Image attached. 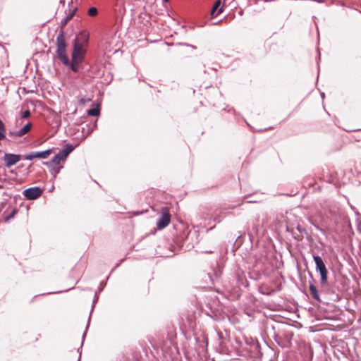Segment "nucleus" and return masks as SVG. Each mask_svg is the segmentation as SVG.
<instances>
[{
    "instance_id": "nucleus-41",
    "label": "nucleus",
    "mask_w": 361,
    "mask_h": 361,
    "mask_svg": "<svg viewBox=\"0 0 361 361\" xmlns=\"http://www.w3.org/2000/svg\"><path fill=\"white\" fill-rule=\"evenodd\" d=\"M80 355L79 356L78 361H80Z\"/></svg>"
},
{
    "instance_id": "nucleus-5",
    "label": "nucleus",
    "mask_w": 361,
    "mask_h": 361,
    "mask_svg": "<svg viewBox=\"0 0 361 361\" xmlns=\"http://www.w3.org/2000/svg\"><path fill=\"white\" fill-rule=\"evenodd\" d=\"M74 149L75 147L72 144H66L64 148L52 158L51 160V163L59 164L60 161L65 160Z\"/></svg>"
},
{
    "instance_id": "nucleus-16",
    "label": "nucleus",
    "mask_w": 361,
    "mask_h": 361,
    "mask_svg": "<svg viewBox=\"0 0 361 361\" xmlns=\"http://www.w3.org/2000/svg\"><path fill=\"white\" fill-rule=\"evenodd\" d=\"M54 148H50L44 151L35 152V158L45 159L51 154Z\"/></svg>"
},
{
    "instance_id": "nucleus-1",
    "label": "nucleus",
    "mask_w": 361,
    "mask_h": 361,
    "mask_svg": "<svg viewBox=\"0 0 361 361\" xmlns=\"http://www.w3.org/2000/svg\"><path fill=\"white\" fill-rule=\"evenodd\" d=\"M66 42L64 35V31L61 30L56 37V55L58 59L61 63L70 68V69L74 73H78L82 63L85 59L80 57L71 56L70 61L66 54Z\"/></svg>"
},
{
    "instance_id": "nucleus-32",
    "label": "nucleus",
    "mask_w": 361,
    "mask_h": 361,
    "mask_svg": "<svg viewBox=\"0 0 361 361\" xmlns=\"http://www.w3.org/2000/svg\"><path fill=\"white\" fill-rule=\"evenodd\" d=\"M286 231H287L288 232H291L292 233H293V229H290L289 226H287V227H286ZM293 235H294V234H293ZM293 237H294V238L299 239V237H298V236L293 235Z\"/></svg>"
},
{
    "instance_id": "nucleus-4",
    "label": "nucleus",
    "mask_w": 361,
    "mask_h": 361,
    "mask_svg": "<svg viewBox=\"0 0 361 361\" xmlns=\"http://www.w3.org/2000/svg\"><path fill=\"white\" fill-rule=\"evenodd\" d=\"M278 329L279 331V335L281 338L279 346L282 348H290L291 346V341L293 336V333L291 331L290 327L287 325H284L281 328Z\"/></svg>"
},
{
    "instance_id": "nucleus-25",
    "label": "nucleus",
    "mask_w": 361,
    "mask_h": 361,
    "mask_svg": "<svg viewBox=\"0 0 361 361\" xmlns=\"http://www.w3.org/2000/svg\"><path fill=\"white\" fill-rule=\"evenodd\" d=\"M34 159H35V152L34 151L27 153L25 156V159L28 161H32Z\"/></svg>"
},
{
    "instance_id": "nucleus-22",
    "label": "nucleus",
    "mask_w": 361,
    "mask_h": 361,
    "mask_svg": "<svg viewBox=\"0 0 361 361\" xmlns=\"http://www.w3.org/2000/svg\"><path fill=\"white\" fill-rule=\"evenodd\" d=\"M221 276V271H214V277L210 275V274H208V276L210 279L211 281L214 283L215 280H217Z\"/></svg>"
},
{
    "instance_id": "nucleus-13",
    "label": "nucleus",
    "mask_w": 361,
    "mask_h": 361,
    "mask_svg": "<svg viewBox=\"0 0 361 361\" xmlns=\"http://www.w3.org/2000/svg\"><path fill=\"white\" fill-rule=\"evenodd\" d=\"M43 165L47 166L49 168V172L54 178H56V175L60 172V170L63 168L62 166H55V165H57L56 163H51V161H43Z\"/></svg>"
},
{
    "instance_id": "nucleus-40",
    "label": "nucleus",
    "mask_w": 361,
    "mask_h": 361,
    "mask_svg": "<svg viewBox=\"0 0 361 361\" xmlns=\"http://www.w3.org/2000/svg\"><path fill=\"white\" fill-rule=\"evenodd\" d=\"M357 229H358L360 231H361V228H360V226H358V227H357Z\"/></svg>"
},
{
    "instance_id": "nucleus-12",
    "label": "nucleus",
    "mask_w": 361,
    "mask_h": 361,
    "mask_svg": "<svg viewBox=\"0 0 361 361\" xmlns=\"http://www.w3.org/2000/svg\"><path fill=\"white\" fill-rule=\"evenodd\" d=\"M32 124L28 122L21 129L17 131H11L10 135L16 137H22L27 134L32 128Z\"/></svg>"
},
{
    "instance_id": "nucleus-15",
    "label": "nucleus",
    "mask_w": 361,
    "mask_h": 361,
    "mask_svg": "<svg viewBox=\"0 0 361 361\" xmlns=\"http://www.w3.org/2000/svg\"><path fill=\"white\" fill-rule=\"evenodd\" d=\"M69 14L66 15L60 22L61 30L63 31V27L67 25V23L71 20V18L74 16L75 12L77 11V8H74L72 11H69Z\"/></svg>"
},
{
    "instance_id": "nucleus-20",
    "label": "nucleus",
    "mask_w": 361,
    "mask_h": 361,
    "mask_svg": "<svg viewBox=\"0 0 361 361\" xmlns=\"http://www.w3.org/2000/svg\"><path fill=\"white\" fill-rule=\"evenodd\" d=\"M272 330L274 331L272 337L276 341V343L279 345L280 341H281V336L279 335V331L278 330L277 331H276L274 326L272 327Z\"/></svg>"
},
{
    "instance_id": "nucleus-29",
    "label": "nucleus",
    "mask_w": 361,
    "mask_h": 361,
    "mask_svg": "<svg viewBox=\"0 0 361 361\" xmlns=\"http://www.w3.org/2000/svg\"><path fill=\"white\" fill-rule=\"evenodd\" d=\"M296 229H297V230L298 231V232L301 234V236H300L301 238H302V233H305V234H307V231H306V229H305V228H302V227L300 225H299V224L296 226Z\"/></svg>"
},
{
    "instance_id": "nucleus-18",
    "label": "nucleus",
    "mask_w": 361,
    "mask_h": 361,
    "mask_svg": "<svg viewBox=\"0 0 361 361\" xmlns=\"http://www.w3.org/2000/svg\"><path fill=\"white\" fill-rule=\"evenodd\" d=\"M87 114L90 116H98L100 114V107L99 104H97L95 106L88 109L87 111Z\"/></svg>"
},
{
    "instance_id": "nucleus-10",
    "label": "nucleus",
    "mask_w": 361,
    "mask_h": 361,
    "mask_svg": "<svg viewBox=\"0 0 361 361\" xmlns=\"http://www.w3.org/2000/svg\"><path fill=\"white\" fill-rule=\"evenodd\" d=\"M87 53V49L85 47L81 46L78 40L73 41V51L71 56L84 58Z\"/></svg>"
},
{
    "instance_id": "nucleus-11",
    "label": "nucleus",
    "mask_w": 361,
    "mask_h": 361,
    "mask_svg": "<svg viewBox=\"0 0 361 361\" xmlns=\"http://www.w3.org/2000/svg\"><path fill=\"white\" fill-rule=\"evenodd\" d=\"M90 39V35L87 30L81 31L78 36L73 40H78V43L83 47L88 45Z\"/></svg>"
},
{
    "instance_id": "nucleus-8",
    "label": "nucleus",
    "mask_w": 361,
    "mask_h": 361,
    "mask_svg": "<svg viewBox=\"0 0 361 361\" xmlns=\"http://www.w3.org/2000/svg\"><path fill=\"white\" fill-rule=\"evenodd\" d=\"M106 285V282L105 281H102L100 282V283H99V287H98V290L94 293V299H93V301H92V310H91L90 316L88 317V321H87V324L86 325L85 331L82 334V344L83 343L84 339H85V336L87 334V329H88V328L90 326V317H91L92 312V310H93V309L94 307V305H95L96 302H97V300L99 299L98 294L100 293L103 290V289L104 288Z\"/></svg>"
},
{
    "instance_id": "nucleus-9",
    "label": "nucleus",
    "mask_w": 361,
    "mask_h": 361,
    "mask_svg": "<svg viewBox=\"0 0 361 361\" xmlns=\"http://www.w3.org/2000/svg\"><path fill=\"white\" fill-rule=\"evenodd\" d=\"M21 159V155L13 153H5L3 160L6 168H11Z\"/></svg>"
},
{
    "instance_id": "nucleus-23",
    "label": "nucleus",
    "mask_w": 361,
    "mask_h": 361,
    "mask_svg": "<svg viewBox=\"0 0 361 361\" xmlns=\"http://www.w3.org/2000/svg\"><path fill=\"white\" fill-rule=\"evenodd\" d=\"M17 212H18L17 209H13L8 215H6L4 217V221H8L10 219H11L15 216V214L17 213Z\"/></svg>"
},
{
    "instance_id": "nucleus-28",
    "label": "nucleus",
    "mask_w": 361,
    "mask_h": 361,
    "mask_svg": "<svg viewBox=\"0 0 361 361\" xmlns=\"http://www.w3.org/2000/svg\"><path fill=\"white\" fill-rule=\"evenodd\" d=\"M91 101L89 98H80L78 101V103L80 105H85L87 103L90 102Z\"/></svg>"
},
{
    "instance_id": "nucleus-7",
    "label": "nucleus",
    "mask_w": 361,
    "mask_h": 361,
    "mask_svg": "<svg viewBox=\"0 0 361 361\" xmlns=\"http://www.w3.org/2000/svg\"><path fill=\"white\" fill-rule=\"evenodd\" d=\"M171 214L167 207L162 208L161 214L157 222V227L159 230L166 228L170 223Z\"/></svg>"
},
{
    "instance_id": "nucleus-19",
    "label": "nucleus",
    "mask_w": 361,
    "mask_h": 361,
    "mask_svg": "<svg viewBox=\"0 0 361 361\" xmlns=\"http://www.w3.org/2000/svg\"><path fill=\"white\" fill-rule=\"evenodd\" d=\"M215 332L218 336V340H219V344L220 346H222L223 344H224V340H225V338L224 336V334L223 332L219 330V329H215Z\"/></svg>"
},
{
    "instance_id": "nucleus-42",
    "label": "nucleus",
    "mask_w": 361,
    "mask_h": 361,
    "mask_svg": "<svg viewBox=\"0 0 361 361\" xmlns=\"http://www.w3.org/2000/svg\"><path fill=\"white\" fill-rule=\"evenodd\" d=\"M2 187H3L2 185H0V188H2Z\"/></svg>"
},
{
    "instance_id": "nucleus-39",
    "label": "nucleus",
    "mask_w": 361,
    "mask_h": 361,
    "mask_svg": "<svg viewBox=\"0 0 361 361\" xmlns=\"http://www.w3.org/2000/svg\"><path fill=\"white\" fill-rule=\"evenodd\" d=\"M23 166H24V165L23 164L19 166V167H20V168H22Z\"/></svg>"
},
{
    "instance_id": "nucleus-2",
    "label": "nucleus",
    "mask_w": 361,
    "mask_h": 361,
    "mask_svg": "<svg viewBox=\"0 0 361 361\" xmlns=\"http://www.w3.org/2000/svg\"><path fill=\"white\" fill-rule=\"evenodd\" d=\"M235 342L234 348L236 352L244 357L252 356L259 347L257 342L252 338H236Z\"/></svg>"
},
{
    "instance_id": "nucleus-24",
    "label": "nucleus",
    "mask_w": 361,
    "mask_h": 361,
    "mask_svg": "<svg viewBox=\"0 0 361 361\" xmlns=\"http://www.w3.org/2000/svg\"><path fill=\"white\" fill-rule=\"evenodd\" d=\"M87 13L90 16H95L98 13L97 8L96 7L92 6L88 9Z\"/></svg>"
},
{
    "instance_id": "nucleus-27",
    "label": "nucleus",
    "mask_w": 361,
    "mask_h": 361,
    "mask_svg": "<svg viewBox=\"0 0 361 361\" xmlns=\"http://www.w3.org/2000/svg\"><path fill=\"white\" fill-rule=\"evenodd\" d=\"M308 276H309V281H308L309 286H310V284L314 285L315 280L313 277L312 272L308 271Z\"/></svg>"
},
{
    "instance_id": "nucleus-6",
    "label": "nucleus",
    "mask_w": 361,
    "mask_h": 361,
    "mask_svg": "<svg viewBox=\"0 0 361 361\" xmlns=\"http://www.w3.org/2000/svg\"><path fill=\"white\" fill-rule=\"evenodd\" d=\"M43 193V189L39 186L28 188L23 190V195L27 200H34L39 197Z\"/></svg>"
},
{
    "instance_id": "nucleus-3",
    "label": "nucleus",
    "mask_w": 361,
    "mask_h": 361,
    "mask_svg": "<svg viewBox=\"0 0 361 361\" xmlns=\"http://www.w3.org/2000/svg\"><path fill=\"white\" fill-rule=\"evenodd\" d=\"M313 259L315 263V269L320 275V283L323 288L322 291L329 293V290L326 289V286L328 282V270L322 258L317 255H313Z\"/></svg>"
},
{
    "instance_id": "nucleus-36",
    "label": "nucleus",
    "mask_w": 361,
    "mask_h": 361,
    "mask_svg": "<svg viewBox=\"0 0 361 361\" xmlns=\"http://www.w3.org/2000/svg\"><path fill=\"white\" fill-rule=\"evenodd\" d=\"M62 290H59V291H56V292H50V293H48V294H52V293H61Z\"/></svg>"
},
{
    "instance_id": "nucleus-33",
    "label": "nucleus",
    "mask_w": 361,
    "mask_h": 361,
    "mask_svg": "<svg viewBox=\"0 0 361 361\" xmlns=\"http://www.w3.org/2000/svg\"><path fill=\"white\" fill-rule=\"evenodd\" d=\"M145 213L144 211H136V212H134L133 214L135 215V216H137V215H140V214H142Z\"/></svg>"
},
{
    "instance_id": "nucleus-35",
    "label": "nucleus",
    "mask_w": 361,
    "mask_h": 361,
    "mask_svg": "<svg viewBox=\"0 0 361 361\" xmlns=\"http://www.w3.org/2000/svg\"><path fill=\"white\" fill-rule=\"evenodd\" d=\"M314 226H315V228H316L317 230H319V231H322V233H324V231L323 229L320 228H319V226H316V225H314Z\"/></svg>"
},
{
    "instance_id": "nucleus-37",
    "label": "nucleus",
    "mask_w": 361,
    "mask_h": 361,
    "mask_svg": "<svg viewBox=\"0 0 361 361\" xmlns=\"http://www.w3.org/2000/svg\"><path fill=\"white\" fill-rule=\"evenodd\" d=\"M321 97H322V99H324V92H322V93H321Z\"/></svg>"
},
{
    "instance_id": "nucleus-26",
    "label": "nucleus",
    "mask_w": 361,
    "mask_h": 361,
    "mask_svg": "<svg viewBox=\"0 0 361 361\" xmlns=\"http://www.w3.org/2000/svg\"><path fill=\"white\" fill-rule=\"evenodd\" d=\"M188 323L189 328H194L195 326V322L192 315H190L188 317Z\"/></svg>"
},
{
    "instance_id": "nucleus-14",
    "label": "nucleus",
    "mask_w": 361,
    "mask_h": 361,
    "mask_svg": "<svg viewBox=\"0 0 361 361\" xmlns=\"http://www.w3.org/2000/svg\"><path fill=\"white\" fill-rule=\"evenodd\" d=\"M220 0H217L215 1L210 11V16L212 18L217 16L219 14L223 12V6L220 7Z\"/></svg>"
},
{
    "instance_id": "nucleus-31",
    "label": "nucleus",
    "mask_w": 361,
    "mask_h": 361,
    "mask_svg": "<svg viewBox=\"0 0 361 361\" xmlns=\"http://www.w3.org/2000/svg\"><path fill=\"white\" fill-rule=\"evenodd\" d=\"M96 126H97V122L96 121L92 124V127H90V126H87V127L88 128L87 133L90 134L93 131L94 128H96Z\"/></svg>"
},
{
    "instance_id": "nucleus-17",
    "label": "nucleus",
    "mask_w": 361,
    "mask_h": 361,
    "mask_svg": "<svg viewBox=\"0 0 361 361\" xmlns=\"http://www.w3.org/2000/svg\"><path fill=\"white\" fill-rule=\"evenodd\" d=\"M310 291L312 297L319 303L322 302V300L317 287L314 285L310 286Z\"/></svg>"
},
{
    "instance_id": "nucleus-30",
    "label": "nucleus",
    "mask_w": 361,
    "mask_h": 361,
    "mask_svg": "<svg viewBox=\"0 0 361 361\" xmlns=\"http://www.w3.org/2000/svg\"><path fill=\"white\" fill-rule=\"evenodd\" d=\"M30 114H31V113H30V110H28V109L25 110L23 112H22L21 118H27L30 116Z\"/></svg>"
},
{
    "instance_id": "nucleus-38",
    "label": "nucleus",
    "mask_w": 361,
    "mask_h": 361,
    "mask_svg": "<svg viewBox=\"0 0 361 361\" xmlns=\"http://www.w3.org/2000/svg\"><path fill=\"white\" fill-rule=\"evenodd\" d=\"M169 0H162L164 3H167Z\"/></svg>"
},
{
    "instance_id": "nucleus-34",
    "label": "nucleus",
    "mask_w": 361,
    "mask_h": 361,
    "mask_svg": "<svg viewBox=\"0 0 361 361\" xmlns=\"http://www.w3.org/2000/svg\"><path fill=\"white\" fill-rule=\"evenodd\" d=\"M221 21H222V20H219V21H216V22L212 23L209 25H216L219 24Z\"/></svg>"
},
{
    "instance_id": "nucleus-21",
    "label": "nucleus",
    "mask_w": 361,
    "mask_h": 361,
    "mask_svg": "<svg viewBox=\"0 0 361 361\" xmlns=\"http://www.w3.org/2000/svg\"><path fill=\"white\" fill-rule=\"evenodd\" d=\"M223 214V211H216L214 215L213 216V221L216 223H220L222 220L221 214Z\"/></svg>"
}]
</instances>
